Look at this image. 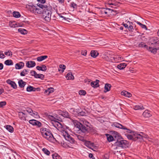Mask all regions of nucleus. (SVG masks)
Instances as JSON below:
<instances>
[{
  "instance_id": "obj_1",
  "label": "nucleus",
  "mask_w": 159,
  "mask_h": 159,
  "mask_svg": "<svg viewBox=\"0 0 159 159\" xmlns=\"http://www.w3.org/2000/svg\"><path fill=\"white\" fill-rule=\"evenodd\" d=\"M40 131L43 136L50 141L54 142L56 139L49 129L44 128L40 129Z\"/></svg>"
},
{
  "instance_id": "obj_2",
  "label": "nucleus",
  "mask_w": 159,
  "mask_h": 159,
  "mask_svg": "<svg viewBox=\"0 0 159 159\" xmlns=\"http://www.w3.org/2000/svg\"><path fill=\"white\" fill-rule=\"evenodd\" d=\"M76 136L79 140L83 141L84 145L87 147L88 148H90V149L98 148V146L94 144L93 143L89 141L85 140L84 138L81 136L77 134L76 135Z\"/></svg>"
},
{
  "instance_id": "obj_3",
  "label": "nucleus",
  "mask_w": 159,
  "mask_h": 159,
  "mask_svg": "<svg viewBox=\"0 0 159 159\" xmlns=\"http://www.w3.org/2000/svg\"><path fill=\"white\" fill-rule=\"evenodd\" d=\"M52 8L51 7H47V9H43L42 13V18L44 20L49 22L51 20Z\"/></svg>"
},
{
  "instance_id": "obj_4",
  "label": "nucleus",
  "mask_w": 159,
  "mask_h": 159,
  "mask_svg": "<svg viewBox=\"0 0 159 159\" xmlns=\"http://www.w3.org/2000/svg\"><path fill=\"white\" fill-rule=\"evenodd\" d=\"M72 122L75 126V128H78V131H80L83 133L88 131V127H85L82 123L79 122L76 120H72Z\"/></svg>"
},
{
  "instance_id": "obj_5",
  "label": "nucleus",
  "mask_w": 159,
  "mask_h": 159,
  "mask_svg": "<svg viewBox=\"0 0 159 159\" xmlns=\"http://www.w3.org/2000/svg\"><path fill=\"white\" fill-rule=\"evenodd\" d=\"M125 135L129 140H132L134 141H137L139 142H141L143 140V137L140 134H135L132 135L130 134H126Z\"/></svg>"
},
{
  "instance_id": "obj_6",
  "label": "nucleus",
  "mask_w": 159,
  "mask_h": 159,
  "mask_svg": "<svg viewBox=\"0 0 159 159\" xmlns=\"http://www.w3.org/2000/svg\"><path fill=\"white\" fill-rule=\"evenodd\" d=\"M115 144L116 146L123 148H129L130 146L129 142L125 140L117 141L115 143Z\"/></svg>"
},
{
  "instance_id": "obj_7",
  "label": "nucleus",
  "mask_w": 159,
  "mask_h": 159,
  "mask_svg": "<svg viewBox=\"0 0 159 159\" xmlns=\"http://www.w3.org/2000/svg\"><path fill=\"white\" fill-rule=\"evenodd\" d=\"M52 125L62 134L65 131L62 124L57 121H53Z\"/></svg>"
},
{
  "instance_id": "obj_8",
  "label": "nucleus",
  "mask_w": 159,
  "mask_h": 159,
  "mask_svg": "<svg viewBox=\"0 0 159 159\" xmlns=\"http://www.w3.org/2000/svg\"><path fill=\"white\" fill-rule=\"evenodd\" d=\"M62 135L66 140L69 141L71 143H74L75 141L71 136L66 131L62 134Z\"/></svg>"
},
{
  "instance_id": "obj_9",
  "label": "nucleus",
  "mask_w": 159,
  "mask_h": 159,
  "mask_svg": "<svg viewBox=\"0 0 159 159\" xmlns=\"http://www.w3.org/2000/svg\"><path fill=\"white\" fill-rule=\"evenodd\" d=\"M100 12L103 15H106L108 13H112V12H116V11H114V10L108 8H103L100 10Z\"/></svg>"
},
{
  "instance_id": "obj_10",
  "label": "nucleus",
  "mask_w": 159,
  "mask_h": 159,
  "mask_svg": "<svg viewBox=\"0 0 159 159\" xmlns=\"http://www.w3.org/2000/svg\"><path fill=\"white\" fill-rule=\"evenodd\" d=\"M150 42L152 44L157 45L159 44V39L156 37H153L150 39Z\"/></svg>"
},
{
  "instance_id": "obj_11",
  "label": "nucleus",
  "mask_w": 159,
  "mask_h": 159,
  "mask_svg": "<svg viewBox=\"0 0 159 159\" xmlns=\"http://www.w3.org/2000/svg\"><path fill=\"white\" fill-rule=\"evenodd\" d=\"M29 123L33 125H36L39 127L41 126V123L40 122L35 120H31L29 121Z\"/></svg>"
},
{
  "instance_id": "obj_12",
  "label": "nucleus",
  "mask_w": 159,
  "mask_h": 159,
  "mask_svg": "<svg viewBox=\"0 0 159 159\" xmlns=\"http://www.w3.org/2000/svg\"><path fill=\"white\" fill-rule=\"evenodd\" d=\"M36 64L34 61H28L26 63V66L28 68H32L35 66Z\"/></svg>"
},
{
  "instance_id": "obj_13",
  "label": "nucleus",
  "mask_w": 159,
  "mask_h": 159,
  "mask_svg": "<svg viewBox=\"0 0 159 159\" xmlns=\"http://www.w3.org/2000/svg\"><path fill=\"white\" fill-rule=\"evenodd\" d=\"M24 66V63L22 62H20L16 64L15 68L16 69H20L23 68Z\"/></svg>"
},
{
  "instance_id": "obj_14",
  "label": "nucleus",
  "mask_w": 159,
  "mask_h": 159,
  "mask_svg": "<svg viewBox=\"0 0 159 159\" xmlns=\"http://www.w3.org/2000/svg\"><path fill=\"white\" fill-rule=\"evenodd\" d=\"M143 115L145 117H149L152 116V114L151 111L147 110L143 112Z\"/></svg>"
},
{
  "instance_id": "obj_15",
  "label": "nucleus",
  "mask_w": 159,
  "mask_h": 159,
  "mask_svg": "<svg viewBox=\"0 0 159 159\" xmlns=\"http://www.w3.org/2000/svg\"><path fill=\"white\" fill-rule=\"evenodd\" d=\"M113 125H114V126H115L116 127H117V128H119L120 129H127V128L126 127H125V126H123L122 125L119 123H117V122L114 123L113 124Z\"/></svg>"
},
{
  "instance_id": "obj_16",
  "label": "nucleus",
  "mask_w": 159,
  "mask_h": 159,
  "mask_svg": "<svg viewBox=\"0 0 159 159\" xmlns=\"http://www.w3.org/2000/svg\"><path fill=\"white\" fill-rule=\"evenodd\" d=\"M18 116L19 118L21 120H26V115L25 113L19 112L18 113Z\"/></svg>"
},
{
  "instance_id": "obj_17",
  "label": "nucleus",
  "mask_w": 159,
  "mask_h": 159,
  "mask_svg": "<svg viewBox=\"0 0 159 159\" xmlns=\"http://www.w3.org/2000/svg\"><path fill=\"white\" fill-rule=\"evenodd\" d=\"M99 81L98 80H96L95 81L92 82L91 83V86L94 88H96L99 86L98 82Z\"/></svg>"
},
{
  "instance_id": "obj_18",
  "label": "nucleus",
  "mask_w": 159,
  "mask_h": 159,
  "mask_svg": "<svg viewBox=\"0 0 159 159\" xmlns=\"http://www.w3.org/2000/svg\"><path fill=\"white\" fill-rule=\"evenodd\" d=\"M121 95L129 98L131 97L132 95L130 93H129L128 92L125 91H122L121 93Z\"/></svg>"
},
{
  "instance_id": "obj_19",
  "label": "nucleus",
  "mask_w": 159,
  "mask_h": 159,
  "mask_svg": "<svg viewBox=\"0 0 159 159\" xmlns=\"http://www.w3.org/2000/svg\"><path fill=\"white\" fill-rule=\"evenodd\" d=\"M134 109L135 110H143L144 109V108L141 104H140L134 106Z\"/></svg>"
},
{
  "instance_id": "obj_20",
  "label": "nucleus",
  "mask_w": 159,
  "mask_h": 159,
  "mask_svg": "<svg viewBox=\"0 0 159 159\" xmlns=\"http://www.w3.org/2000/svg\"><path fill=\"white\" fill-rule=\"evenodd\" d=\"M39 88H36L32 86L29 85L28 86L26 89V90L28 92L35 91L36 89H39Z\"/></svg>"
},
{
  "instance_id": "obj_21",
  "label": "nucleus",
  "mask_w": 159,
  "mask_h": 159,
  "mask_svg": "<svg viewBox=\"0 0 159 159\" xmlns=\"http://www.w3.org/2000/svg\"><path fill=\"white\" fill-rule=\"evenodd\" d=\"M18 84L20 88H23L26 84V82L22 80H19L18 81Z\"/></svg>"
},
{
  "instance_id": "obj_22",
  "label": "nucleus",
  "mask_w": 159,
  "mask_h": 159,
  "mask_svg": "<svg viewBox=\"0 0 159 159\" xmlns=\"http://www.w3.org/2000/svg\"><path fill=\"white\" fill-rule=\"evenodd\" d=\"M66 77L67 80H73L74 79V76L71 72H69L67 73Z\"/></svg>"
},
{
  "instance_id": "obj_23",
  "label": "nucleus",
  "mask_w": 159,
  "mask_h": 159,
  "mask_svg": "<svg viewBox=\"0 0 159 159\" xmlns=\"http://www.w3.org/2000/svg\"><path fill=\"white\" fill-rule=\"evenodd\" d=\"M60 113L62 116L66 118H69L70 117V115L69 113L66 111H61L60 112Z\"/></svg>"
},
{
  "instance_id": "obj_24",
  "label": "nucleus",
  "mask_w": 159,
  "mask_h": 159,
  "mask_svg": "<svg viewBox=\"0 0 159 159\" xmlns=\"http://www.w3.org/2000/svg\"><path fill=\"white\" fill-rule=\"evenodd\" d=\"M111 85L110 84H105L104 88L105 90L106 91H104V92H107L109 91L110 90L111 88Z\"/></svg>"
},
{
  "instance_id": "obj_25",
  "label": "nucleus",
  "mask_w": 159,
  "mask_h": 159,
  "mask_svg": "<svg viewBox=\"0 0 159 159\" xmlns=\"http://www.w3.org/2000/svg\"><path fill=\"white\" fill-rule=\"evenodd\" d=\"M47 57L48 56H41L38 57L37 58V61H41L46 59Z\"/></svg>"
},
{
  "instance_id": "obj_26",
  "label": "nucleus",
  "mask_w": 159,
  "mask_h": 159,
  "mask_svg": "<svg viewBox=\"0 0 159 159\" xmlns=\"http://www.w3.org/2000/svg\"><path fill=\"white\" fill-rule=\"evenodd\" d=\"M147 49L151 52L154 54L156 53L157 50L158 49L157 48H153L151 47H148Z\"/></svg>"
},
{
  "instance_id": "obj_27",
  "label": "nucleus",
  "mask_w": 159,
  "mask_h": 159,
  "mask_svg": "<svg viewBox=\"0 0 159 159\" xmlns=\"http://www.w3.org/2000/svg\"><path fill=\"white\" fill-rule=\"evenodd\" d=\"M98 54V53L96 51H92L90 53L91 56L94 58L97 57Z\"/></svg>"
},
{
  "instance_id": "obj_28",
  "label": "nucleus",
  "mask_w": 159,
  "mask_h": 159,
  "mask_svg": "<svg viewBox=\"0 0 159 159\" xmlns=\"http://www.w3.org/2000/svg\"><path fill=\"white\" fill-rule=\"evenodd\" d=\"M6 129L11 133H12L14 131L13 128L10 125H7L5 127Z\"/></svg>"
},
{
  "instance_id": "obj_29",
  "label": "nucleus",
  "mask_w": 159,
  "mask_h": 159,
  "mask_svg": "<svg viewBox=\"0 0 159 159\" xmlns=\"http://www.w3.org/2000/svg\"><path fill=\"white\" fill-rule=\"evenodd\" d=\"M126 64L125 63H121L117 66V68L120 70L123 69L126 67Z\"/></svg>"
},
{
  "instance_id": "obj_30",
  "label": "nucleus",
  "mask_w": 159,
  "mask_h": 159,
  "mask_svg": "<svg viewBox=\"0 0 159 159\" xmlns=\"http://www.w3.org/2000/svg\"><path fill=\"white\" fill-rule=\"evenodd\" d=\"M54 89L52 88H48L47 90H46L45 92V93H47V94L49 95L50 93L53 92Z\"/></svg>"
},
{
  "instance_id": "obj_31",
  "label": "nucleus",
  "mask_w": 159,
  "mask_h": 159,
  "mask_svg": "<svg viewBox=\"0 0 159 159\" xmlns=\"http://www.w3.org/2000/svg\"><path fill=\"white\" fill-rule=\"evenodd\" d=\"M5 64L7 66L13 65V63L11 60H7L5 61L4 62Z\"/></svg>"
},
{
  "instance_id": "obj_32",
  "label": "nucleus",
  "mask_w": 159,
  "mask_h": 159,
  "mask_svg": "<svg viewBox=\"0 0 159 159\" xmlns=\"http://www.w3.org/2000/svg\"><path fill=\"white\" fill-rule=\"evenodd\" d=\"M106 135L107 137V140L109 142H110L113 140L114 138L112 135L108 134H106Z\"/></svg>"
},
{
  "instance_id": "obj_33",
  "label": "nucleus",
  "mask_w": 159,
  "mask_h": 159,
  "mask_svg": "<svg viewBox=\"0 0 159 159\" xmlns=\"http://www.w3.org/2000/svg\"><path fill=\"white\" fill-rule=\"evenodd\" d=\"M81 123L83 125H86L87 127H88L89 126L90 124L89 122L86 120L84 119H83L81 121Z\"/></svg>"
},
{
  "instance_id": "obj_34",
  "label": "nucleus",
  "mask_w": 159,
  "mask_h": 159,
  "mask_svg": "<svg viewBox=\"0 0 159 159\" xmlns=\"http://www.w3.org/2000/svg\"><path fill=\"white\" fill-rule=\"evenodd\" d=\"M13 15L14 17L16 18H19L21 16L19 12L16 11H14L13 12Z\"/></svg>"
},
{
  "instance_id": "obj_35",
  "label": "nucleus",
  "mask_w": 159,
  "mask_h": 159,
  "mask_svg": "<svg viewBox=\"0 0 159 159\" xmlns=\"http://www.w3.org/2000/svg\"><path fill=\"white\" fill-rule=\"evenodd\" d=\"M53 159H61V157L57 153H55L52 155Z\"/></svg>"
},
{
  "instance_id": "obj_36",
  "label": "nucleus",
  "mask_w": 159,
  "mask_h": 159,
  "mask_svg": "<svg viewBox=\"0 0 159 159\" xmlns=\"http://www.w3.org/2000/svg\"><path fill=\"white\" fill-rule=\"evenodd\" d=\"M59 68L60 69H59L58 71H61L62 73H63L66 68V66L64 65H59Z\"/></svg>"
},
{
  "instance_id": "obj_37",
  "label": "nucleus",
  "mask_w": 159,
  "mask_h": 159,
  "mask_svg": "<svg viewBox=\"0 0 159 159\" xmlns=\"http://www.w3.org/2000/svg\"><path fill=\"white\" fill-rule=\"evenodd\" d=\"M18 31L21 34H25L27 33V31L26 30L20 28L18 29Z\"/></svg>"
},
{
  "instance_id": "obj_38",
  "label": "nucleus",
  "mask_w": 159,
  "mask_h": 159,
  "mask_svg": "<svg viewBox=\"0 0 159 159\" xmlns=\"http://www.w3.org/2000/svg\"><path fill=\"white\" fill-rule=\"evenodd\" d=\"M139 47L143 48L144 47L147 49L148 46L145 44V43L143 42H141L139 44Z\"/></svg>"
},
{
  "instance_id": "obj_39",
  "label": "nucleus",
  "mask_w": 159,
  "mask_h": 159,
  "mask_svg": "<svg viewBox=\"0 0 159 159\" xmlns=\"http://www.w3.org/2000/svg\"><path fill=\"white\" fill-rule=\"evenodd\" d=\"M30 10L31 12H35L36 11H38L39 10V9L35 7V6H32L30 8Z\"/></svg>"
},
{
  "instance_id": "obj_40",
  "label": "nucleus",
  "mask_w": 159,
  "mask_h": 159,
  "mask_svg": "<svg viewBox=\"0 0 159 159\" xmlns=\"http://www.w3.org/2000/svg\"><path fill=\"white\" fill-rule=\"evenodd\" d=\"M35 78H40L43 79L44 77V75L42 74H37L36 73V75H35Z\"/></svg>"
},
{
  "instance_id": "obj_41",
  "label": "nucleus",
  "mask_w": 159,
  "mask_h": 159,
  "mask_svg": "<svg viewBox=\"0 0 159 159\" xmlns=\"http://www.w3.org/2000/svg\"><path fill=\"white\" fill-rule=\"evenodd\" d=\"M38 113L35 111H33L32 112V114H30V115L32 116L35 117L36 118H38L39 117V116L38 114Z\"/></svg>"
},
{
  "instance_id": "obj_42",
  "label": "nucleus",
  "mask_w": 159,
  "mask_h": 159,
  "mask_svg": "<svg viewBox=\"0 0 159 159\" xmlns=\"http://www.w3.org/2000/svg\"><path fill=\"white\" fill-rule=\"evenodd\" d=\"M48 117L51 120V123L52 124V123L53 121H57V120H57V119L55 118V117H54L53 116L49 115L48 116Z\"/></svg>"
},
{
  "instance_id": "obj_43",
  "label": "nucleus",
  "mask_w": 159,
  "mask_h": 159,
  "mask_svg": "<svg viewBox=\"0 0 159 159\" xmlns=\"http://www.w3.org/2000/svg\"><path fill=\"white\" fill-rule=\"evenodd\" d=\"M43 4H38V6L42 8V9H47V7H48L47 5H43Z\"/></svg>"
},
{
  "instance_id": "obj_44",
  "label": "nucleus",
  "mask_w": 159,
  "mask_h": 159,
  "mask_svg": "<svg viewBox=\"0 0 159 159\" xmlns=\"http://www.w3.org/2000/svg\"><path fill=\"white\" fill-rule=\"evenodd\" d=\"M27 71L25 69L24 70L20 73L21 76H24L27 74Z\"/></svg>"
},
{
  "instance_id": "obj_45",
  "label": "nucleus",
  "mask_w": 159,
  "mask_h": 159,
  "mask_svg": "<svg viewBox=\"0 0 159 159\" xmlns=\"http://www.w3.org/2000/svg\"><path fill=\"white\" fill-rule=\"evenodd\" d=\"M4 53L6 55L9 56H11L12 55V52L10 50H8L7 52H5Z\"/></svg>"
},
{
  "instance_id": "obj_46",
  "label": "nucleus",
  "mask_w": 159,
  "mask_h": 159,
  "mask_svg": "<svg viewBox=\"0 0 159 159\" xmlns=\"http://www.w3.org/2000/svg\"><path fill=\"white\" fill-rule=\"evenodd\" d=\"M42 152L45 154L49 155L50 153V151L48 150H42Z\"/></svg>"
},
{
  "instance_id": "obj_47",
  "label": "nucleus",
  "mask_w": 159,
  "mask_h": 159,
  "mask_svg": "<svg viewBox=\"0 0 159 159\" xmlns=\"http://www.w3.org/2000/svg\"><path fill=\"white\" fill-rule=\"evenodd\" d=\"M79 94L80 95H85L86 94V92L84 90H81L79 91Z\"/></svg>"
},
{
  "instance_id": "obj_48",
  "label": "nucleus",
  "mask_w": 159,
  "mask_h": 159,
  "mask_svg": "<svg viewBox=\"0 0 159 159\" xmlns=\"http://www.w3.org/2000/svg\"><path fill=\"white\" fill-rule=\"evenodd\" d=\"M78 113L81 116H84L86 114V113L83 111H78Z\"/></svg>"
},
{
  "instance_id": "obj_49",
  "label": "nucleus",
  "mask_w": 159,
  "mask_h": 159,
  "mask_svg": "<svg viewBox=\"0 0 159 159\" xmlns=\"http://www.w3.org/2000/svg\"><path fill=\"white\" fill-rule=\"evenodd\" d=\"M11 82V83L10 85L11 86V87L14 89H16V88L17 86L15 83L13 81Z\"/></svg>"
},
{
  "instance_id": "obj_50",
  "label": "nucleus",
  "mask_w": 159,
  "mask_h": 159,
  "mask_svg": "<svg viewBox=\"0 0 159 159\" xmlns=\"http://www.w3.org/2000/svg\"><path fill=\"white\" fill-rule=\"evenodd\" d=\"M6 104V102L5 101H2L0 102V108L2 107Z\"/></svg>"
},
{
  "instance_id": "obj_51",
  "label": "nucleus",
  "mask_w": 159,
  "mask_h": 159,
  "mask_svg": "<svg viewBox=\"0 0 159 159\" xmlns=\"http://www.w3.org/2000/svg\"><path fill=\"white\" fill-rule=\"evenodd\" d=\"M37 73L34 70H31L30 71V74L32 76H33L35 77Z\"/></svg>"
},
{
  "instance_id": "obj_52",
  "label": "nucleus",
  "mask_w": 159,
  "mask_h": 159,
  "mask_svg": "<svg viewBox=\"0 0 159 159\" xmlns=\"http://www.w3.org/2000/svg\"><path fill=\"white\" fill-rule=\"evenodd\" d=\"M41 66V67L42 71H44L47 70L46 66L45 65H42Z\"/></svg>"
},
{
  "instance_id": "obj_53",
  "label": "nucleus",
  "mask_w": 159,
  "mask_h": 159,
  "mask_svg": "<svg viewBox=\"0 0 159 159\" xmlns=\"http://www.w3.org/2000/svg\"><path fill=\"white\" fill-rule=\"evenodd\" d=\"M128 29L129 31L133 32L134 30L133 28V26L131 25H130L129 27H128Z\"/></svg>"
},
{
  "instance_id": "obj_54",
  "label": "nucleus",
  "mask_w": 159,
  "mask_h": 159,
  "mask_svg": "<svg viewBox=\"0 0 159 159\" xmlns=\"http://www.w3.org/2000/svg\"><path fill=\"white\" fill-rule=\"evenodd\" d=\"M120 3L119 2H116L113 3V4H112L113 5H114L116 6H117V7H119L120 6Z\"/></svg>"
},
{
  "instance_id": "obj_55",
  "label": "nucleus",
  "mask_w": 159,
  "mask_h": 159,
  "mask_svg": "<svg viewBox=\"0 0 159 159\" xmlns=\"http://www.w3.org/2000/svg\"><path fill=\"white\" fill-rule=\"evenodd\" d=\"M71 7H73V8H76V4L73 2H72L71 3Z\"/></svg>"
},
{
  "instance_id": "obj_56",
  "label": "nucleus",
  "mask_w": 159,
  "mask_h": 159,
  "mask_svg": "<svg viewBox=\"0 0 159 159\" xmlns=\"http://www.w3.org/2000/svg\"><path fill=\"white\" fill-rule=\"evenodd\" d=\"M26 111L27 112H28V113L30 114H32V112H33V111L30 108H28L26 109Z\"/></svg>"
},
{
  "instance_id": "obj_57",
  "label": "nucleus",
  "mask_w": 159,
  "mask_h": 159,
  "mask_svg": "<svg viewBox=\"0 0 159 159\" xmlns=\"http://www.w3.org/2000/svg\"><path fill=\"white\" fill-rule=\"evenodd\" d=\"M5 57V55L3 54L2 51L0 52V58H3Z\"/></svg>"
},
{
  "instance_id": "obj_58",
  "label": "nucleus",
  "mask_w": 159,
  "mask_h": 159,
  "mask_svg": "<svg viewBox=\"0 0 159 159\" xmlns=\"http://www.w3.org/2000/svg\"><path fill=\"white\" fill-rule=\"evenodd\" d=\"M89 157L90 158H92V159H95V158L93 156L92 153H90L89 155Z\"/></svg>"
},
{
  "instance_id": "obj_59",
  "label": "nucleus",
  "mask_w": 159,
  "mask_h": 159,
  "mask_svg": "<svg viewBox=\"0 0 159 159\" xmlns=\"http://www.w3.org/2000/svg\"><path fill=\"white\" fill-rule=\"evenodd\" d=\"M87 51L86 50L83 51L81 52L82 55L84 56H86L87 54Z\"/></svg>"
},
{
  "instance_id": "obj_60",
  "label": "nucleus",
  "mask_w": 159,
  "mask_h": 159,
  "mask_svg": "<svg viewBox=\"0 0 159 159\" xmlns=\"http://www.w3.org/2000/svg\"><path fill=\"white\" fill-rule=\"evenodd\" d=\"M140 27L143 29H144L146 30H147V28L146 26L142 24V25L140 26Z\"/></svg>"
},
{
  "instance_id": "obj_61",
  "label": "nucleus",
  "mask_w": 159,
  "mask_h": 159,
  "mask_svg": "<svg viewBox=\"0 0 159 159\" xmlns=\"http://www.w3.org/2000/svg\"><path fill=\"white\" fill-rule=\"evenodd\" d=\"M36 69H37V70H42V68H41V66H37L36 67Z\"/></svg>"
},
{
  "instance_id": "obj_62",
  "label": "nucleus",
  "mask_w": 159,
  "mask_h": 159,
  "mask_svg": "<svg viewBox=\"0 0 159 159\" xmlns=\"http://www.w3.org/2000/svg\"><path fill=\"white\" fill-rule=\"evenodd\" d=\"M38 1L41 2L42 4H44L45 2V0H37Z\"/></svg>"
},
{
  "instance_id": "obj_63",
  "label": "nucleus",
  "mask_w": 159,
  "mask_h": 159,
  "mask_svg": "<svg viewBox=\"0 0 159 159\" xmlns=\"http://www.w3.org/2000/svg\"><path fill=\"white\" fill-rule=\"evenodd\" d=\"M3 67V66L2 63H0V70H2Z\"/></svg>"
},
{
  "instance_id": "obj_64",
  "label": "nucleus",
  "mask_w": 159,
  "mask_h": 159,
  "mask_svg": "<svg viewBox=\"0 0 159 159\" xmlns=\"http://www.w3.org/2000/svg\"><path fill=\"white\" fill-rule=\"evenodd\" d=\"M13 82L12 81H11L9 80H8L7 81V83L8 84H10V85L11 84V82Z\"/></svg>"
}]
</instances>
